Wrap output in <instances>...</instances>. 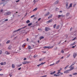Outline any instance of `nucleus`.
Here are the masks:
<instances>
[{
    "label": "nucleus",
    "instance_id": "21",
    "mask_svg": "<svg viewBox=\"0 0 77 77\" xmlns=\"http://www.w3.org/2000/svg\"><path fill=\"white\" fill-rule=\"evenodd\" d=\"M44 37L42 36H41L39 37L40 40H41V39H44Z\"/></svg>",
    "mask_w": 77,
    "mask_h": 77
},
{
    "label": "nucleus",
    "instance_id": "11",
    "mask_svg": "<svg viewBox=\"0 0 77 77\" xmlns=\"http://www.w3.org/2000/svg\"><path fill=\"white\" fill-rule=\"evenodd\" d=\"M76 53H73V57L74 58H75V57H76Z\"/></svg>",
    "mask_w": 77,
    "mask_h": 77
},
{
    "label": "nucleus",
    "instance_id": "44",
    "mask_svg": "<svg viewBox=\"0 0 77 77\" xmlns=\"http://www.w3.org/2000/svg\"><path fill=\"white\" fill-rule=\"evenodd\" d=\"M75 6H76V4H74L73 7H75Z\"/></svg>",
    "mask_w": 77,
    "mask_h": 77
},
{
    "label": "nucleus",
    "instance_id": "10",
    "mask_svg": "<svg viewBox=\"0 0 77 77\" xmlns=\"http://www.w3.org/2000/svg\"><path fill=\"white\" fill-rule=\"evenodd\" d=\"M21 50V49L20 48H19V49H18L17 50V52H16L15 53H19V52H20V50Z\"/></svg>",
    "mask_w": 77,
    "mask_h": 77
},
{
    "label": "nucleus",
    "instance_id": "9",
    "mask_svg": "<svg viewBox=\"0 0 77 77\" xmlns=\"http://www.w3.org/2000/svg\"><path fill=\"white\" fill-rule=\"evenodd\" d=\"M29 63V62L28 61H26V62H23L22 63H23V64H27V63Z\"/></svg>",
    "mask_w": 77,
    "mask_h": 77
},
{
    "label": "nucleus",
    "instance_id": "43",
    "mask_svg": "<svg viewBox=\"0 0 77 77\" xmlns=\"http://www.w3.org/2000/svg\"><path fill=\"white\" fill-rule=\"evenodd\" d=\"M21 65H22V64H20V65H17V66H18V67L20 66H21Z\"/></svg>",
    "mask_w": 77,
    "mask_h": 77
},
{
    "label": "nucleus",
    "instance_id": "62",
    "mask_svg": "<svg viewBox=\"0 0 77 77\" xmlns=\"http://www.w3.org/2000/svg\"><path fill=\"white\" fill-rule=\"evenodd\" d=\"M69 66V65H68L67 66H66V68L67 67H68Z\"/></svg>",
    "mask_w": 77,
    "mask_h": 77
},
{
    "label": "nucleus",
    "instance_id": "40",
    "mask_svg": "<svg viewBox=\"0 0 77 77\" xmlns=\"http://www.w3.org/2000/svg\"><path fill=\"white\" fill-rule=\"evenodd\" d=\"M47 75H44L43 76H42L41 77H47Z\"/></svg>",
    "mask_w": 77,
    "mask_h": 77
},
{
    "label": "nucleus",
    "instance_id": "53",
    "mask_svg": "<svg viewBox=\"0 0 77 77\" xmlns=\"http://www.w3.org/2000/svg\"><path fill=\"white\" fill-rule=\"evenodd\" d=\"M75 39H76V37H75L74 38H73V39H72V41H74V40H75Z\"/></svg>",
    "mask_w": 77,
    "mask_h": 77
},
{
    "label": "nucleus",
    "instance_id": "18",
    "mask_svg": "<svg viewBox=\"0 0 77 77\" xmlns=\"http://www.w3.org/2000/svg\"><path fill=\"white\" fill-rule=\"evenodd\" d=\"M75 44V42H74L72 44H71L70 45V46L72 47V46L74 45Z\"/></svg>",
    "mask_w": 77,
    "mask_h": 77
},
{
    "label": "nucleus",
    "instance_id": "63",
    "mask_svg": "<svg viewBox=\"0 0 77 77\" xmlns=\"http://www.w3.org/2000/svg\"><path fill=\"white\" fill-rule=\"evenodd\" d=\"M69 66V65H68L67 66H66V68L67 67H68Z\"/></svg>",
    "mask_w": 77,
    "mask_h": 77
},
{
    "label": "nucleus",
    "instance_id": "37",
    "mask_svg": "<svg viewBox=\"0 0 77 77\" xmlns=\"http://www.w3.org/2000/svg\"><path fill=\"white\" fill-rule=\"evenodd\" d=\"M59 62H60V60H58L57 62H56V64H57V63H59Z\"/></svg>",
    "mask_w": 77,
    "mask_h": 77
},
{
    "label": "nucleus",
    "instance_id": "22",
    "mask_svg": "<svg viewBox=\"0 0 77 77\" xmlns=\"http://www.w3.org/2000/svg\"><path fill=\"white\" fill-rule=\"evenodd\" d=\"M21 30V29H18L17 30H15L14 31V32H18V31H19V30Z\"/></svg>",
    "mask_w": 77,
    "mask_h": 77
},
{
    "label": "nucleus",
    "instance_id": "46",
    "mask_svg": "<svg viewBox=\"0 0 77 77\" xmlns=\"http://www.w3.org/2000/svg\"><path fill=\"white\" fill-rule=\"evenodd\" d=\"M1 12H3V10L1 9Z\"/></svg>",
    "mask_w": 77,
    "mask_h": 77
},
{
    "label": "nucleus",
    "instance_id": "39",
    "mask_svg": "<svg viewBox=\"0 0 77 77\" xmlns=\"http://www.w3.org/2000/svg\"><path fill=\"white\" fill-rule=\"evenodd\" d=\"M56 24H55L54 26V28H56Z\"/></svg>",
    "mask_w": 77,
    "mask_h": 77
},
{
    "label": "nucleus",
    "instance_id": "60",
    "mask_svg": "<svg viewBox=\"0 0 77 77\" xmlns=\"http://www.w3.org/2000/svg\"><path fill=\"white\" fill-rule=\"evenodd\" d=\"M40 20H41V18H39L38 19V21H39Z\"/></svg>",
    "mask_w": 77,
    "mask_h": 77
},
{
    "label": "nucleus",
    "instance_id": "52",
    "mask_svg": "<svg viewBox=\"0 0 77 77\" xmlns=\"http://www.w3.org/2000/svg\"><path fill=\"white\" fill-rule=\"evenodd\" d=\"M59 10V9L57 8H56V11H58Z\"/></svg>",
    "mask_w": 77,
    "mask_h": 77
},
{
    "label": "nucleus",
    "instance_id": "19",
    "mask_svg": "<svg viewBox=\"0 0 77 77\" xmlns=\"http://www.w3.org/2000/svg\"><path fill=\"white\" fill-rule=\"evenodd\" d=\"M58 3H59V1L57 0L55 2L54 4L55 5H57V4H58Z\"/></svg>",
    "mask_w": 77,
    "mask_h": 77
},
{
    "label": "nucleus",
    "instance_id": "61",
    "mask_svg": "<svg viewBox=\"0 0 77 77\" xmlns=\"http://www.w3.org/2000/svg\"><path fill=\"white\" fill-rule=\"evenodd\" d=\"M21 68L20 67V68H19V69H18V70H20V69H21Z\"/></svg>",
    "mask_w": 77,
    "mask_h": 77
},
{
    "label": "nucleus",
    "instance_id": "58",
    "mask_svg": "<svg viewBox=\"0 0 77 77\" xmlns=\"http://www.w3.org/2000/svg\"><path fill=\"white\" fill-rule=\"evenodd\" d=\"M40 65H41V64H39L38 65H37V66H40Z\"/></svg>",
    "mask_w": 77,
    "mask_h": 77
},
{
    "label": "nucleus",
    "instance_id": "50",
    "mask_svg": "<svg viewBox=\"0 0 77 77\" xmlns=\"http://www.w3.org/2000/svg\"><path fill=\"white\" fill-rule=\"evenodd\" d=\"M54 76H56V77H57V76H58L56 74H55L54 75Z\"/></svg>",
    "mask_w": 77,
    "mask_h": 77
},
{
    "label": "nucleus",
    "instance_id": "14",
    "mask_svg": "<svg viewBox=\"0 0 77 77\" xmlns=\"http://www.w3.org/2000/svg\"><path fill=\"white\" fill-rule=\"evenodd\" d=\"M5 54H6L7 55H8L9 54H10V53L8 51H6L5 52Z\"/></svg>",
    "mask_w": 77,
    "mask_h": 77
},
{
    "label": "nucleus",
    "instance_id": "1",
    "mask_svg": "<svg viewBox=\"0 0 77 77\" xmlns=\"http://www.w3.org/2000/svg\"><path fill=\"white\" fill-rule=\"evenodd\" d=\"M53 47V46H52L51 47L50 46H45L43 47V48H52Z\"/></svg>",
    "mask_w": 77,
    "mask_h": 77
},
{
    "label": "nucleus",
    "instance_id": "64",
    "mask_svg": "<svg viewBox=\"0 0 77 77\" xmlns=\"http://www.w3.org/2000/svg\"><path fill=\"white\" fill-rule=\"evenodd\" d=\"M26 41H29V38H26Z\"/></svg>",
    "mask_w": 77,
    "mask_h": 77
},
{
    "label": "nucleus",
    "instance_id": "29",
    "mask_svg": "<svg viewBox=\"0 0 77 77\" xmlns=\"http://www.w3.org/2000/svg\"><path fill=\"white\" fill-rule=\"evenodd\" d=\"M12 48V46H9L8 47V48L9 50H11Z\"/></svg>",
    "mask_w": 77,
    "mask_h": 77
},
{
    "label": "nucleus",
    "instance_id": "13",
    "mask_svg": "<svg viewBox=\"0 0 77 77\" xmlns=\"http://www.w3.org/2000/svg\"><path fill=\"white\" fill-rule=\"evenodd\" d=\"M52 22V20L51 19V20L48 21L47 22V24H48V23H51V22Z\"/></svg>",
    "mask_w": 77,
    "mask_h": 77
},
{
    "label": "nucleus",
    "instance_id": "8",
    "mask_svg": "<svg viewBox=\"0 0 77 77\" xmlns=\"http://www.w3.org/2000/svg\"><path fill=\"white\" fill-rule=\"evenodd\" d=\"M65 17V15H58V18H60V17Z\"/></svg>",
    "mask_w": 77,
    "mask_h": 77
},
{
    "label": "nucleus",
    "instance_id": "35",
    "mask_svg": "<svg viewBox=\"0 0 77 77\" xmlns=\"http://www.w3.org/2000/svg\"><path fill=\"white\" fill-rule=\"evenodd\" d=\"M70 56V54H69L66 57L67 58H68V57H69Z\"/></svg>",
    "mask_w": 77,
    "mask_h": 77
},
{
    "label": "nucleus",
    "instance_id": "45",
    "mask_svg": "<svg viewBox=\"0 0 77 77\" xmlns=\"http://www.w3.org/2000/svg\"><path fill=\"white\" fill-rule=\"evenodd\" d=\"M76 46V45H75V46H72V48H75V47Z\"/></svg>",
    "mask_w": 77,
    "mask_h": 77
},
{
    "label": "nucleus",
    "instance_id": "57",
    "mask_svg": "<svg viewBox=\"0 0 77 77\" xmlns=\"http://www.w3.org/2000/svg\"><path fill=\"white\" fill-rule=\"evenodd\" d=\"M62 11H59L60 13H62Z\"/></svg>",
    "mask_w": 77,
    "mask_h": 77
},
{
    "label": "nucleus",
    "instance_id": "12",
    "mask_svg": "<svg viewBox=\"0 0 77 77\" xmlns=\"http://www.w3.org/2000/svg\"><path fill=\"white\" fill-rule=\"evenodd\" d=\"M49 14H50V13L49 12H48L47 13L45 14L44 15H45V17H46V16H48V15H49Z\"/></svg>",
    "mask_w": 77,
    "mask_h": 77
},
{
    "label": "nucleus",
    "instance_id": "7",
    "mask_svg": "<svg viewBox=\"0 0 77 77\" xmlns=\"http://www.w3.org/2000/svg\"><path fill=\"white\" fill-rule=\"evenodd\" d=\"M72 3H71L69 5V6L68 7V8H67V9H69L70 8H71L72 6Z\"/></svg>",
    "mask_w": 77,
    "mask_h": 77
},
{
    "label": "nucleus",
    "instance_id": "6",
    "mask_svg": "<svg viewBox=\"0 0 77 77\" xmlns=\"http://www.w3.org/2000/svg\"><path fill=\"white\" fill-rule=\"evenodd\" d=\"M6 62H4V63L1 62L0 63V64L1 65H6Z\"/></svg>",
    "mask_w": 77,
    "mask_h": 77
},
{
    "label": "nucleus",
    "instance_id": "38",
    "mask_svg": "<svg viewBox=\"0 0 77 77\" xmlns=\"http://www.w3.org/2000/svg\"><path fill=\"white\" fill-rule=\"evenodd\" d=\"M37 56H38V55H34V57H37Z\"/></svg>",
    "mask_w": 77,
    "mask_h": 77
},
{
    "label": "nucleus",
    "instance_id": "34",
    "mask_svg": "<svg viewBox=\"0 0 77 77\" xmlns=\"http://www.w3.org/2000/svg\"><path fill=\"white\" fill-rule=\"evenodd\" d=\"M30 22V20H28L26 21V23H29Z\"/></svg>",
    "mask_w": 77,
    "mask_h": 77
},
{
    "label": "nucleus",
    "instance_id": "23",
    "mask_svg": "<svg viewBox=\"0 0 77 77\" xmlns=\"http://www.w3.org/2000/svg\"><path fill=\"white\" fill-rule=\"evenodd\" d=\"M11 42V40H8L6 42V44H9V42Z\"/></svg>",
    "mask_w": 77,
    "mask_h": 77
},
{
    "label": "nucleus",
    "instance_id": "15",
    "mask_svg": "<svg viewBox=\"0 0 77 77\" xmlns=\"http://www.w3.org/2000/svg\"><path fill=\"white\" fill-rule=\"evenodd\" d=\"M75 64V63H72V64L69 67V68H71L72 67V66H73V65H74Z\"/></svg>",
    "mask_w": 77,
    "mask_h": 77
},
{
    "label": "nucleus",
    "instance_id": "24",
    "mask_svg": "<svg viewBox=\"0 0 77 77\" xmlns=\"http://www.w3.org/2000/svg\"><path fill=\"white\" fill-rule=\"evenodd\" d=\"M52 17V14H51L48 17V18H51Z\"/></svg>",
    "mask_w": 77,
    "mask_h": 77
},
{
    "label": "nucleus",
    "instance_id": "56",
    "mask_svg": "<svg viewBox=\"0 0 77 77\" xmlns=\"http://www.w3.org/2000/svg\"><path fill=\"white\" fill-rule=\"evenodd\" d=\"M5 21H8V19H7L5 20Z\"/></svg>",
    "mask_w": 77,
    "mask_h": 77
},
{
    "label": "nucleus",
    "instance_id": "36",
    "mask_svg": "<svg viewBox=\"0 0 77 77\" xmlns=\"http://www.w3.org/2000/svg\"><path fill=\"white\" fill-rule=\"evenodd\" d=\"M32 23H29V24H28V26H30L31 25H32Z\"/></svg>",
    "mask_w": 77,
    "mask_h": 77
},
{
    "label": "nucleus",
    "instance_id": "54",
    "mask_svg": "<svg viewBox=\"0 0 77 77\" xmlns=\"http://www.w3.org/2000/svg\"><path fill=\"white\" fill-rule=\"evenodd\" d=\"M72 30V28H71L70 29V31H71V30Z\"/></svg>",
    "mask_w": 77,
    "mask_h": 77
},
{
    "label": "nucleus",
    "instance_id": "32",
    "mask_svg": "<svg viewBox=\"0 0 77 77\" xmlns=\"http://www.w3.org/2000/svg\"><path fill=\"white\" fill-rule=\"evenodd\" d=\"M45 62L42 63L40 64V65H44V64H45Z\"/></svg>",
    "mask_w": 77,
    "mask_h": 77
},
{
    "label": "nucleus",
    "instance_id": "26",
    "mask_svg": "<svg viewBox=\"0 0 77 77\" xmlns=\"http://www.w3.org/2000/svg\"><path fill=\"white\" fill-rule=\"evenodd\" d=\"M26 27H27V26H25L22 28H20L19 29H20V30H21V29H24V28H26Z\"/></svg>",
    "mask_w": 77,
    "mask_h": 77
},
{
    "label": "nucleus",
    "instance_id": "55",
    "mask_svg": "<svg viewBox=\"0 0 77 77\" xmlns=\"http://www.w3.org/2000/svg\"><path fill=\"white\" fill-rule=\"evenodd\" d=\"M9 75H10V77H12V75L10 74Z\"/></svg>",
    "mask_w": 77,
    "mask_h": 77
},
{
    "label": "nucleus",
    "instance_id": "59",
    "mask_svg": "<svg viewBox=\"0 0 77 77\" xmlns=\"http://www.w3.org/2000/svg\"><path fill=\"white\" fill-rule=\"evenodd\" d=\"M23 60H26V58H24V59H23Z\"/></svg>",
    "mask_w": 77,
    "mask_h": 77
},
{
    "label": "nucleus",
    "instance_id": "4",
    "mask_svg": "<svg viewBox=\"0 0 77 77\" xmlns=\"http://www.w3.org/2000/svg\"><path fill=\"white\" fill-rule=\"evenodd\" d=\"M66 9H68V2H66Z\"/></svg>",
    "mask_w": 77,
    "mask_h": 77
},
{
    "label": "nucleus",
    "instance_id": "48",
    "mask_svg": "<svg viewBox=\"0 0 77 77\" xmlns=\"http://www.w3.org/2000/svg\"><path fill=\"white\" fill-rule=\"evenodd\" d=\"M54 65V63H53V64H51L50 65V66H52L53 65Z\"/></svg>",
    "mask_w": 77,
    "mask_h": 77
},
{
    "label": "nucleus",
    "instance_id": "28",
    "mask_svg": "<svg viewBox=\"0 0 77 77\" xmlns=\"http://www.w3.org/2000/svg\"><path fill=\"white\" fill-rule=\"evenodd\" d=\"M26 45V43H24L22 47L24 48V46H25Z\"/></svg>",
    "mask_w": 77,
    "mask_h": 77
},
{
    "label": "nucleus",
    "instance_id": "41",
    "mask_svg": "<svg viewBox=\"0 0 77 77\" xmlns=\"http://www.w3.org/2000/svg\"><path fill=\"white\" fill-rule=\"evenodd\" d=\"M59 26H57L56 27V29H59Z\"/></svg>",
    "mask_w": 77,
    "mask_h": 77
},
{
    "label": "nucleus",
    "instance_id": "27",
    "mask_svg": "<svg viewBox=\"0 0 77 77\" xmlns=\"http://www.w3.org/2000/svg\"><path fill=\"white\" fill-rule=\"evenodd\" d=\"M12 67L13 68H15V65L14 64H12Z\"/></svg>",
    "mask_w": 77,
    "mask_h": 77
},
{
    "label": "nucleus",
    "instance_id": "33",
    "mask_svg": "<svg viewBox=\"0 0 77 77\" xmlns=\"http://www.w3.org/2000/svg\"><path fill=\"white\" fill-rule=\"evenodd\" d=\"M2 53H3L2 51L0 50V54H2Z\"/></svg>",
    "mask_w": 77,
    "mask_h": 77
},
{
    "label": "nucleus",
    "instance_id": "42",
    "mask_svg": "<svg viewBox=\"0 0 77 77\" xmlns=\"http://www.w3.org/2000/svg\"><path fill=\"white\" fill-rule=\"evenodd\" d=\"M73 75H77V73H73Z\"/></svg>",
    "mask_w": 77,
    "mask_h": 77
},
{
    "label": "nucleus",
    "instance_id": "49",
    "mask_svg": "<svg viewBox=\"0 0 77 77\" xmlns=\"http://www.w3.org/2000/svg\"><path fill=\"white\" fill-rule=\"evenodd\" d=\"M35 17V15H33L31 17V18H33V17Z\"/></svg>",
    "mask_w": 77,
    "mask_h": 77
},
{
    "label": "nucleus",
    "instance_id": "20",
    "mask_svg": "<svg viewBox=\"0 0 77 77\" xmlns=\"http://www.w3.org/2000/svg\"><path fill=\"white\" fill-rule=\"evenodd\" d=\"M74 66H73L71 68H70V69H69V70L70 71H71L72 70L74 69Z\"/></svg>",
    "mask_w": 77,
    "mask_h": 77
},
{
    "label": "nucleus",
    "instance_id": "17",
    "mask_svg": "<svg viewBox=\"0 0 77 77\" xmlns=\"http://www.w3.org/2000/svg\"><path fill=\"white\" fill-rule=\"evenodd\" d=\"M55 73H56V71H54L52 72L50 74H51V75H53V74H54Z\"/></svg>",
    "mask_w": 77,
    "mask_h": 77
},
{
    "label": "nucleus",
    "instance_id": "51",
    "mask_svg": "<svg viewBox=\"0 0 77 77\" xmlns=\"http://www.w3.org/2000/svg\"><path fill=\"white\" fill-rule=\"evenodd\" d=\"M69 77H72V75H69Z\"/></svg>",
    "mask_w": 77,
    "mask_h": 77
},
{
    "label": "nucleus",
    "instance_id": "5",
    "mask_svg": "<svg viewBox=\"0 0 77 77\" xmlns=\"http://www.w3.org/2000/svg\"><path fill=\"white\" fill-rule=\"evenodd\" d=\"M69 71H70L69 70V69L65 70L64 71V73H69Z\"/></svg>",
    "mask_w": 77,
    "mask_h": 77
},
{
    "label": "nucleus",
    "instance_id": "47",
    "mask_svg": "<svg viewBox=\"0 0 77 77\" xmlns=\"http://www.w3.org/2000/svg\"><path fill=\"white\" fill-rule=\"evenodd\" d=\"M61 53H64V51L63 50L61 51Z\"/></svg>",
    "mask_w": 77,
    "mask_h": 77
},
{
    "label": "nucleus",
    "instance_id": "3",
    "mask_svg": "<svg viewBox=\"0 0 77 77\" xmlns=\"http://www.w3.org/2000/svg\"><path fill=\"white\" fill-rule=\"evenodd\" d=\"M11 14V13L10 12L5 13L4 14V15H9V14Z\"/></svg>",
    "mask_w": 77,
    "mask_h": 77
},
{
    "label": "nucleus",
    "instance_id": "30",
    "mask_svg": "<svg viewBox=\"0 0 77 77\" xmlns=\"http://www.w3.org/2000/svg\"><path fill=\"white\" fill-rule=\"evenodd\" d=\"M37 9L36 8H35L33 10V11H36L37 10Z\"/></svg>",
    "mask_w": 77,
    "mask_h": 77
},
{
    "label": "nucleus",
    "instance_id": "16",
    "mask_svg": "<svg viewBox=\"0 0 77 77\" xmlns=\"http://www.w3.org/2000/svg\"><path fill=\"white\" fill-rule=\"evenodd\" d=\"M60 72L59 71L57 73V76H59V75H60Z\"/></svg>",
    "mask_w": 77,
    "mask_h": 77
},
{
    "label": "nucleus",
    "instance_id": "2",
    "mask_svg": "<svg viewBox=\"0 0 77 77\" xmlns=\"http://www.w3.org/2000/svg\"><path fill=\"white\" fill-rule=\"evenodd\" d=\"M45 31H48V30H51V29L46 27H45Z\"/></svg>",
    "mask_w": 77,
    "mask_h": 77
},
{
    "label": "nucleus",
    "instance_id": "31",
    "mask_svg": "<svg viewBox=\"0 0 77 77\" xmlns=\"http://www.w3.org/2000/svg\"><path fill=\"white\" fill-rule=\"evenodd\" d=\"M69 13H67V14H66V16H69Z\"/></svg>",
    "mask_w": 77,
    "mask_h": 77
},
{
    "label": "nucleus",
    "instance_id": "25",
    "mask_svg": "<svg viewBox=\"0 0 77 77\" xmlns=\"http://www.w3.org/2000/svg\"><path fill=\"white\" fill-rule=\"evenodd\" d=\"M28 48L29 49H32V48H31V46H30L29 45L28 46Z\"/></svg>",
    "mask_w": 77,
    "mask_h": 77
}]
</instances>
